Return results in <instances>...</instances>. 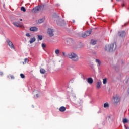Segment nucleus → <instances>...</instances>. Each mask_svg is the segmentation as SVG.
I'll use <instances>...</instances> for the list:
<instances>
[{
  "label": "nucleus",
  "instance_id": "f257e3e1",
  "mask_svg": "<svg viewBox=\"0 0 129 129\" xmlns=\"http://www.w3.org/2000/svg\"><path fill=\"white\" fill-rule=\"evenodd\" d=\"M68 58L71 59V60L74 62H77V61H79V57L74 52H70L68 54Z\"/></svg>",
  "mask_w": 129,
  "mask_h": 129
},
{
  "label": "nucleus",
  "instance_id": "f03ea898",
  "mask_svg": "<svg viewBox=\"0 0 129 129\" xmlns=\"http://www.w3.org/2000/svg\"><path fill=\"white\" fill-rule=\"evenodd\" d=\"M116 49V43H114L112 44L107 45L105 46V50L107 52H112L113 50Z\"/></svg>",
  "mask_w": 129,
  "mask_h": 129
},
{
  "label": "nucleus",
  "instance_id": "7ed1b4c3",
  "mask_svg": "<svg viewBox=\"0 0 129 129\" xmlns=\"http://www.w3.org/2000/svg\"><path fill=\"white\" fill-rule=\"evenodd\" d=\"M13 25L15 26V27H17V28H22L23 26L22 25V22L20 21L18 22H14L12 23Z\"/></svg>",
  "mask_w": 129,
  "mask_h": 129
},
{
  "label": "nucleus",
  "instance_id": "20e7f679",
  "mask_svg": "<svg viewBox=\"0 0 129 129\" xmlns=\"http://www.w3.org/2000/svg\"><path fill=\"white\" fill-rule=\"evenodd\" d=\"M47 34L49 37H54V29L48 28L47 30Z\"/></svg>",
  "mask_w": 129,
  "mask_h": 129
},
{
  "label": "nucleus",
  "instance_id": "39448f33",
  "mask_svg": "<svg viewBox=\"0 0 129 129\" xmlns=\"http://www.w3.org/2000/svg\"><path fill=\"white\" fill-rule=\"evenodd\" d=\"M67 44L69 46H72L74 44V41L72 38H68L67 39Z\"/></svg>",
  "mask_w": 129,
  "mask_h": 129
},
{
  "label": "nucleus",
  "instance_id": "423d86ee",
  "mask_svg": "<svg viewBox=\"0 0 129 129\" xmlns=\"http://www.w3.org/2000/svg\"><path fill=\"white\" fill-rule=\"evenodd\" d=\"M7 43L11 49H15V46H14V44H13V42H12L10 39H7Z\"/></svg>",
  "mask_w": 129,
  "mask_h": 129
},
{
  "label": "nucleus",
  "instance_id": "0eeeda50",
  "mask_svg": "<svg viewBox=\"0 0 129 129\" xmlns=\"http://www.w3.org/2000/svg\"><path fill=\"white\" fill-rule=\"evenodd\" d=\"M91 34V31H87L82 34V38H86V37H88V36H90Z\"/></svg>",
  "mask_w": 129,
  "mask_h": 129
},
{
  "label": "nucleus",
  "instance_id": "6e6552de",
  "mask_svg": "<svg viewBox=\"0 0 129 129\" xmlns=\"http://www.w3.org/2000/svg\"><path fill=\"white\" fill-rule=\"evenodd\" d=\"M91 34V31H87L82 34V38H86V37H88V36H90Z\"/></svg>",
  "mask_w": 129,
  "mask_h": 129
},
{
  "label": "nucleus",
  "instance_id": "1a4fd4ad",
  "mask_svg": "<svg viewBox=\"0 0 129 129\" xmlns=\"http://www.w3.org/2000/svg\"><path fill=\"white\" fill-rule=\"evenodd\" d=\"M91 34V31H87L82 34V38H86V37H88V36H90Z\"/></svg>",
  "mask_w": 129,
  "mask_h": 129
},
{
  "label": "nucleus",
  "instance_id": "9d476101",
  "mask_svg": "<svg viewBox=\"0 0 129 129\" xmlns=\"http://www.w3.org/2000/svg\"><path fill=\"white\" fill-rule=\"evenodd\" d=\"M115 103H118L120 101V97L119 96H116L113 98Z\"/></svg>",
  "mask_w": 129,
  "mask_h": 129
},
{
  "label": "nucleus",
  "instance_id": "9b49d317",
  "mask_svg": "<svg viewBox=\"0 0 129 129\" xmlns=\"http://www.w3.org/2000/svg\"><path fill=\"white\" fill-rule=\"evenodd\" d=\"M125 31H119L118 33V36H119V37H121V38L125 37Z\"/></svg>",
  "mask_w": 129,
  "mask_h": 129
},
{
  "label": "nucleus",
  "instance_id": "f8f14e48",
  "mask_svg": "<svg viewBox=\"0 0 129 129\" xmlns=\"http://www.w3.org/2000/svg\"><path fill=\"white\" fill-rule=\"evenodd\" d=\"M30 31L31 32H37L38 31V28L36 27H32L30 28Z\"/></svg>",
  "mask_w": 129,
  "mask_h": 129
},
{
  "label": "nucleus",
  "instance_id": "ddd939ff",
  "mask_svg": "<svg viewBox=\"0 0 129 129\" xmlns=\"http://www.w3.org/2000/svg\"><path fill=\"white\" fill-rule=\"evenodd\" d=\"M101 86V81L97 82L96 87L97 89H99Z\"/></svg>",
  "mask_w": 129,
  "mask_h": 129
},
{
  "label": "nucleus",
  "instance_id": "4468645a",
  "mask_svg": "<svg viewBox=\"0 0 129 129\" xmlns=\"http://www.w3.org/2000/svg\"><path fill=\"white\" fill-rule=\"evenodd\" d=\"M87 82L89 84H92L93 83V79L91 78H88L87 79Z\"/></svg>",
  "mask_w": 129,
  "mask_h": 129
},
{
  "label": "nucleus",
  "instance_id": "2eb2a0df",
  "mask_svg": "<svg viewBox=\"0 0 129 129\" xmlns=\"http://www.w3.org/2000/svg\"><path fill=\"white\" fill-rule=\"evenodd\" d=\"M38 11H40V10L39 9V7L37 6L32 10V13H38Z\"/></svg>",
  "mask_w": 129,
  "mask_h": 129
},
{
  "label": "nucleus",
  "instance_id": "dca6fc26",
  "mask_svg": "<svg viewBox=\"0 0 129 129\" xmlns=\"http://www.w3.org/2000/svg\"><path fill=\"white\" fill-rule=\"evenodd\" d=\"M59 110L61 112H64L66 110V108L64 106H61L59 108Z\"/></svg>",
  "mask_w": 129,
  "mask_h": 129
},
{
  "label": "nucleus",
  "instance_id": "f3484780",
  "mask_svg": "<svg viewBox=\"0 0 129 129\" xmlns=\"http://www.w3.org/2000/svg\"><path fill=\"white\" fill-rule=\"evenodd\" d=\"M36 41V38L35 37L32 38L30 39V40H29V42L30 44H33V43H34V42Z\"/></svg>",
  "mask_w": 129,
  "mask_h": 129
},
{
  "label": "nucleus",
  "instance_id": "a211bd4d",
  "mask_svg": "<svg viewBox=\"0 0 129 129\" xmlns=\"http://www.w3.org/2000/svg\"><path fill=\"white\" fill-rule=\"evenodd\" d=\"M95 62L97 63L98 67H99V66H100V65L101 64V62L99 59H96Z\"/></svg>",
  "mask_w": 129,
  "mask_h": 129
},
{
  "label": "nucleus",
  "instance_id": "6ab92c4d",
  "mask_svg": "<svg viewBox=\"0 0 129 129\" xmlns=\"http://www.w3.org/2000/svg\"><path fill=\"white\" fill-rule=\"evenodd\" d=\"M39 11H43V9L44 8H45V6L44 5H40L38 6Z\"/></svg>",
  "mask_w": 129,
  "mask_h": 129
},
{
  "label": "nucleus",
  "instance_id": "aec40b11",
  "mask_svg": "<svg viewBox=\"0 0 129 129\" xmlns=\"http://www.w3.org/2000/svg\"><path fill=\"white\" fill-rule=\"evenodd\" d=\"M44 21H45V18H43L38 20V23L39 24H42V23H43Z\"/></svg>",
  "mask_w": 129,
  "mask_h": 129
},
{
  "label": "nucleus",
  "instance_id": "412c9836",
  "mask_svg": "<svg viewBox=\"0 0 129 129\" xmlns=\"http://www.w3.org/2000/svg\"><path fill=\"white\" fill-rule=\"evenodd\" d=\"M40 72L42 74H45V73H46V70H45V69H41L40 70Z\"/></svg>",
  "mask_w": 129,
  "mask_h": 129
},
{
  "label": "nucleus",
  "instance_id": "4be33fe9",
  "mask_svg": "<svg viewBox=\"0 0 129 129\" xmlns=\"http://www.w3.org/2000/svg\"><path fill=\"white\" fill-rule=\"evenodd\" d=\"M104 108H108V107H109V103H105L104 104Z\"/></svg>",
  "mask_w": 129,
  "mask_h": 129
},
{
  "label": "nucleus",
  "instance_id": "5701e85b",
  "mask_svg": "<svg viewBox=\"0 0 129 129\" xmlns=\"http://www.w3.org/2000/svg\"><path fill=\"white\" fill-rule=\"evenodd\" d=\"M37 37L38 40H40V41H42V40H43V36L42 35H38Z\"/></svg>",
  "mask_w": 129,
  "mask_h": 129
},
{
  "label": "nucleus",
  "instance_id": "b1692460",
  "mask_svg": "<svg viewBox=\"0 0 129 129\" xmlns=\"http://www.w3.org/2000/svg\"><path fill=\"white\" fill-rule=\"evenodd\" d=\"M91 44L92 45H95L96 44V41L94 40H91Z\"/></svg>",
  "mask_w": 129,
  "mask_h": 129
},
{
  "label": "nucleus",
  "instance_id": "393cba45",
  "mask_svg": "<svg viewBox=\"0 0 129 129\" xmlns=\"http://www.w3.org/2000/svg\"><path fill=\"white\" fill-rule=\"evenodd\" d=\"M55 54H56V55H59V54H60V50L59 49H56L55 50Z\"/></svg>",
  "mask_w": 129,
  "mask_h": 129
},
{
  "label": "nucleus",
  "instance_id": "a878e982",
  "mask_svg": "<svg viewBox=\"0 0 129 129\" xmlns=\"http://www.w3.org/2000/svg\"><path fill=\"white\" fill-rule=\"evenodd\" d=\"M103 84H106V83H107V78H105L103 79Z\"/></svg>",
  "mask_w": 129,
  "mask_h": 129
},
{
  "label": "nucleus",
  "instance_id": "bb28decb",
  "mask_svg": "<svg viewBox=\"0 0 129 129\" xmlns=\"http://www.w3.org/2000/svg\"><path fill=\"white\" fill-rule=\"evenodd\" d=\"M123 123H127V122H128V120H127V119L126 118H124L123 119Z\"/></svg>",
  "mask_w": 129,
  "mask_h": 129
},
{
  "label": "nucleus",
  "instance_id": "cd10ccee",
  "mask_svg": "<svg viewBox=\"0 0 129 129\" xmlns=\"http://www.w3.org/2000/svg\"><path fill=\"white\" fill-rule=\"evenodd\" d=\"M21 11H22L23 12H26V9L24 7H22L21 8Z\"/></svg>",
  "mask_w": 129,
  "mask_h": 129
},
{
  "label": "nucleus",
  "instance_id": "c85d7f7f",
  "mask_svg": "<svg viewBox=\"0 0 129 129\" xmlns=\"http://www.w3.org/2000/svg\"><path fill=\"white\" fill-rule=\"evenodd\" d=\"M42 47L43 48V49H45V48H46V44L42 43Z\"/></svg>",
  "mask_w": 129,
  "mask_h": 129
},
{
  "label": "nucleus",
  "instance_id": "c756f323",
  "mask_svg": "<svg viewBox=\"0 0 129 129\" xmlns=\"http://www.w3.org/2000/svg\"><path fill=\"white\" fill-rule=\"evenodd\" d=\"M24 62H25V63H28L29 62V59H28L27 58H25L24 59Z\"/></svg>",
  "mask_w": 129,
  "mask_h": 129
},
{
  "label": "nucleus",
  "instance_id": "7c9ffc66",
  "mask_svg": "<svg viewBox=\"0 0 129 129\" xmlns=\"http://www.w3.org/2000/svg\"><path fill=\"white\" fill-rule=\"evenodd\" d=\"M3 3L0 2V5H3V7H5V1H3Z\"/></svg>",
  "mask_w": 129,
  "mask_h": 129
},
{
  "label": "nucleus",
  "instance_id": "2f4dec72",
  "mask_svg": "<svg viewBox=\"0 0 129 129\" xmlns=\"http://www.w3.org/2000/svg\"><path fill=\"white\" fill-rule=\"evenodd\" d=\"M20 76L21 78H25V75H24L23 74H21Z\"/></svg>",
  "mask_w": 129,
  "mask_h": 129
},
{
  "label": "nucleus",
  "instance_id": "473e14b6",
  "mask_svg": "<svg viewBox=\"0 0 129 129\" xmlns=\"http://www.w3.org/2000/svg\"><path fill=\"white\" fill-rule=\"evenodd\" d=\"M62 56L63 57H67V55H66V52H62Z\"/></svg>",
  "mask_w": 129,
  "mask_h": 129
},
{
  "label": "nucleus",
  "instance_id": "72a5a7b5",
  "mask_svg": "<svg viewBox=\"0 0 129 129\" xmlns=\"http://www.w3.org/2000/svg\"><path fill=\"white\" fill-rule=\"evenodd\" d=\"M10 77H11V79H15V77L13 75H10Z\"/></svg>",
  "mask_w": 129,
  "mask_h": 129
},
{
  "label": "nucleus",
  "instance_id": "f704fd0d",
  "mask_svg": "<svg viewBox=\"0 0 129 129\" xmlns=\"http://www.w3.org/2000/svg\"><path fill=\"white\" fill-rule=\"evenodd\" d=\"M56 23H57V25H59V26H62V25H61V24H60V21H56Z\"/></svg>",
  "mask_w": 129,
  "mask_h": 129
},
{
  "label": "nucleus",
  "instance_id": "c9c22d12",
  "mask_svg": "<svg viewBox=\"0 0 129 129\" xmlns=\"http://www.w3.org/2000/svg\"><path fill=\"white\" fill-rule=\"evenodd\" d=\"M26 37H31V35H30V33H27L26 34Z\"/></svg>",
  "mask_w": 129,
  "mask_h": 129
},
{
  "label": "nucleus",
  "instance_id": "e433bc0d",
  "mask_svg": "<svg viewBox=\"0 0 129 129\" xmlns=\"http://www.w3.org/2000/svg\"><path fill=\"white\" fill-rule=\"evenodd\" d=\"M3 72H0V75H3Z\"/></svg>",
  "mask_w": 129,
  "mask_h": 129
},
{
  "label": "nucleus",
  "instance_id": "4c0bfd02",
  "mask_svg": "<svg viewBox=\"0 0 129 129\" xmlns=\"http://www.w3.org/2000/svg\"><path fill=\"white\" fill-rule=\"evenodd\" d=\"M25 64H26V62H25V61H24V62H23V65H25Z\"/></svg>",
  "mask_w": 129,
  "mask_h": 129
},
{
  "label": "nucleus",
  "instance_id": "58836bf2",
  "mask_svg": "<svg viewBox=\"0 0 129 129\" xmlns=\"http://www.w3.org/2000/svg\"><path fill=\"white\" fill-rule=\"evenodd\" d=\"M70 67V66H68V67H67V69H69V68Z\"/></svg>",
  "mask_w": 129,
  "mask_h": 129
},
{
  "label": "nucleus",
  "instance_id": "ea45409f",
  "mask_svg": "<svg viewBox=\"0 0 129 129\" xmlns=\"http://www.w3.org/2000/svg\"><path fill=\"white\" fill-rule=\"evenodd\" d=\"M36 97H39V96L38 95V94H36Z\"/></svg>",
  "mask_w": 129,
  "mask_h": 129
},
{
  "label": "nucleus",
  "instance_id": "a19ab883",
  "mask_svg": "<svg viewBox=\"0 0 129 129\" xmlns=\"http://www.w3.org/2000/svg\"><path fill=\"white\" fill-rule=\"evenodd\" d=\"M122 7H124V4H122Z\"/></svg>",
  "mask_w": 129,
  "mask_h": 129
},
{
  "label": "nucleus",
  "instance_id": "79ce46f5",
  "mask_svg": "<svg viewBox=\"0 0 129 129\" xmlns=\"http://www.w3.org/2000/svg\"><path fill=\"white\" fill-rule=\"evenodd\" d=\"M20 20V21H23V19H21Z\"/></svg>",
  "mask_w": 129,
  "mask_h": 129
},
{
  "label": "nucleus",
  "instance_id": "37998d69",
  "mask_svg": "<svg viewBox=\"0 0 129 129\" xmlns=\"http://www.w3.org/2000/svg\"><path fill=\"white\" fill-rule=\"evenodd\" d=\"M128 127H126V129H128Z\"/></svg>",
  "mask_w": 129,
  "mask_h": 129
},
{
  "label": "nucleus",
  "instance_id": "c03bdc74",
  "mask_svg": "<svg viewBox=\"0 0 129 129\" xmlns=\"http://www.w3.org/2000/svg\"><path fill=\"white\" fill-rule=\"evenodd\" d=\"M117 1H120V0H117Z\"/></svg>",
  "mask_w": 129,
  "mask_h": 129
}]
</instances>
